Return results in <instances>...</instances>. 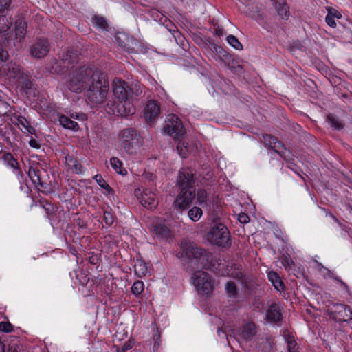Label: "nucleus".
I'll return each instance as SVG.
<instances>
[{
  "label": "nucleus",
  "mask_w": 352,
  "mask_h": 352,
  "mask_svg": "<svg viewBox=\"0 0 352 352\" xmlns=\"http://www.w3.org/2000/svg\"><path fill=\"white\" fill-rule=\"evenodd\" d=\"M228 43L236 50H241L242 44L239 40L233 35H229L226 38Z\"/></svg>",
  "instance_id": "nucleus-41"
},
{
  "label": "nucleus",
  "mask_w": 352,
  "mask_h": 352,
  "mask_svg": "<svg viewBox=\"0 0 352 352\" xmlns=\"http://www.w3.org/2000/svg\"><path fill=\"white\" fill-rule=\"evenodd\" d=\"M26 23L22 20H17L15 23V41L14 45H16V43H21L25 38L26 34Z\"/></svg>",
  "instance_id": "nucleus-19"
},
{
  "label": "nucleus",
  "mask_w": 352,
  "mask_h": 352,
  "mask_svg": "<svg viewBox=\"0 0 352 352\" xmlns=\"http://www.w3.org/2000/svg\"><path fill=\"white\" fill-rule=\"evenodd\" d=\"M9 56L8 52L3 48L0 43V60L6 61Z\"/></svg>",
  "instance_id": "nucleus-45"
},
{
  "label": "nucleus",
  "mask_w": 352,
  "mask_h": 352,
  "mask_svg": "<svg viewBox=\"0 0 352 352\" xmlns=\"http://www.w3.org/2000/svg\"><path fill=\"white\" fill-rule=\"evenodd\" d=\"M164 133L173 137L174 139H179L184 134L183 124L179 118L174 115H168L163 127Z\"/></svg>",
  "instance_id": "nucleus-7"
},
{
  "label": "nucleus",
  "mask_w": 352,
  "mask_h": 352,
  "mask_svg": "<svg viewBox=\"0 0 352 352\" xmlns=\"http://www.w3.org/2000/svg\"><path fill=\"white\" fill-rule=\"evenodd\" d=\"M214 33L217 36H221L223 34V30H222V29H220V28H216Z\"/></svg>",
  "instance_id": "nucleus-54"
},
{
  "label": "nucleus",
  "mask_w": 352,
  "mask_h": 352,
  "mask_svg": "<svg viewBox=\"0 0 352 352\" xmlns=\"http://www.w3.org/2000/svg\"><path fill=\"white\" fill-rule=\"evenodd\" d=\"M119 142L124 151L128 154L133 155L136 153L142 145L143 140L135 130L127 128L120 132Z\"/></svg>",
  "instance_id": "nucleus-5"
},
{
  "label": "nucleus",
  "mask_w": 352,
  "mask_h": 352,
  "mask_svg": "<svg viewBox=\"0 0 352 352\" xmlns=\"http://www.w3.org/2000/svg\"><path fill=\"white\" fill-rule=\"evenodd\" d=\"M72 117L73 118H75V119H79L80 115H79V114H78L77 113H76L75 114H74V113H73V114L72 115Z\"/></svg>",
  "instance_id": "nucleus-58"
},
{
  "label": "nucleus",
  "mask_w": 352,
  "mask_h": 352,
  "mask_svg": "<svg viewBox=\"0 0 352 352\" xmlns=\"http://www.w3.org/2000/svg\"><path fill=\"white\" fill-rule=\"evenodd\" d=\"M28 176L32 183L36 186H43V181L41 175V171L37 166H31L28 170Z\"/></svg>",
  "instance_id": "nucleus-22"
},
{
  "label": "nucleus",
  "mask_w": 352,
  "mask_h": 352,
  "mask_svg": "<svg viewBox=\"0 0 352 352\" xmlns=\"http://www.w3.org/2000/svg\"><path fill=\"white\" fill-rule=\"evenodd\" d=\"M113 95L119 100L117 104L113 100H109L106 104V111L109 114L127 116L133 114L135 109L129 102L142 93V85L138 82L129 84L121 78H115L112 82Z\"/></svg>",
  "instance_id": "nucleus-3"
},
{
  "label": "nucleus",
  "mask_w": 352,
  "mask_h": 352,
  "mask_svg": "<svg viewBox=\"0 0 352 352\" xmlns=\"http://www.w3.org/2000/svg\"><path fill=\"white\" fill-rule=\"evenodd\" d=\"M278 14L283 19H287L289 15V7L285 0H271Z\"/></svg>",
  "instance_id": "nucleus-21"
},
{
  "label": "nucleus",
  "mask_w": 352,
  "mask_h": 352,
  "mask_svg": "<svg viewBox=\"0 0 352 352\" xmlns=\"http://www.w3.org/2000/svg\"><path fill=\"white\" fill-rule=\"evenodd\" d=\"M11 3V0H0V12L8 9Z\"/></svg>",
  "instance_id": "nucleus-47"
},
{
  "label": "nucleus",
  "mask_w": 352,
  "mask_h": 352,
  "mask_svg": "<svg viewBox=\"0 0 352 352\" xmlns=\"http://www.w3.org/2000/svg\"><path fill=\"white\" fill-rule=\"evenodd\" d=\"M94 179L97 182V184L103 189H104L107 192L109 193L111 192L112 189L109 186V185L106 182V181L102 178L101 175H96L94 177Z\"/></svg>",
  "instance_id": "nucleus-40"
},
{
  "label": "nucleus",
  "mask_w": 352,
  "mask_h": 352,
  "mask_svg": "<svg viewBox=\"0 0 352 352\" xmlns=\"http://www.w3.org/2000/svg\"><path fill=\"white\" fill-rule=\"evenodd\" d=\"M281 318L282 314L280 307L276 303L272 304L267 311V320L271 322H276L280 321Z\"/></svg>",
  "instance_id": "nucleus-20"
},
{
  "label": "nucleus",
  "mask_w": 352,
  "mask_h": 352,
  "mask_svg": "<svg viewBox=\"0 0 352 352\" xmlns=\"http://www.w3.org/2000/svg\"><path fill=\"white\" fill-rule=\"evenodd\" d=\"M3 72L9 82L21 89H30L31 82L28 74L16 62L10 61L3 67Z\"/></svg>",
  "instance_id": "nucleus-4"
},
{
  "label": "nucleus",
  "mask_w": 352,
  "mask_h": 352,
  "mask_svg": "<svg viewBox=\"0 0 352 352\" xmlns=\"http://www.w3.org/2000/svg\"><path fill=\"white\" fill-rule=\"evenodd\" d=\"M103 219L107 226H111L114 221L113 215L109 211L104 212Z\"/></svg>",
  "instance_id": "nucleus-43"
},
{
  "label": "nucleus",
  "mask_w": 352,
  "mask_h": 352,
  "mask_svg": "<svg viewBox=\"0 0 352 352\" xmlns=\"http://www.w3.org/2000/svg\"><path fill=\"white\" fill-rule=\"evenodd\" d=\"M8 352H18V351H17V349H16V346H12L10 348V349H9Z\"/></svg>",
  "instance_id": "nucleus-57"
},
{
  "label": "nucleus",
  "mask_w": 352,
  "mask_h": 352,
  "mask_svg": "<svg viewBox=\"0 0 352 352\" xmlns=\"http://www.w3.org/2000/svg\"><path fill=\"white\" fill-rule=\"evenodd\" d=\"M134 271L139 277L145 276L148 273L146 263L141 259H137L135 261Z\"/></svg>",
  "instance_id": "nucleus-25"
},
{
  "label": "nucleus",
  "mask_w": 352,
  "mask_h": 352,
  "mask_svg": "<svg viewBox=\"0 0 352 352\" xmlns=\"http://www.w3.org/2000/svg\"><path fill=\"white\" fill-rule=\"evenodd\" d=\"M197 199L198 204L202 207L208 208L210 206L208 204V193L206 190H199L197 194Z\"/></svg>",
  "instance_id": "nucleus-34"
},
{
  "label": "nucleus",
  "mask_w": 352,
  "mask_h": 352,
  "mask_svg": "<svg viewBox=\"0 0 352 352\" xmlns=\"http://www.w3.org/2000/svg\"><path fill=\"white\" fill-rule=\"evenodd\" d=\"M179 254L184 258V265L187 270L195 271L192 280L197 292L203 296L210 294L214 289L212 278L206 272L199 270L210 268L212 255L187 241L182 243Z\"/></svg>",
  "instance_id": "nucleus-2"
},
{
  "label": "nucleus",
  "mask_w": 352,
  "mask_h": 352,
  "mask_svg": "<svg viewBox=\"0 0 352 352\" xmlns=\"http://www.w3.org/2000/svg\"><path fill=\"white\" fill-rule=\"evenodd\" d=\"M14 331L13 325L9 321L0 322V331L3 333H11Z\"/></svg>",
  "instance_id": "nucleus-42"
},
{
  "label": "nucleus",
  "mask_w": 352,
  "mask_h": 352,
  "mask_svg": "<svg viewBox=\"0 0 352 352\" xmlns=\"http://www.w3.org/2000/svg\"><path fill=\"white\" fill-rule=\"evenodd\" d=\"M66 162L71 169H72L76 174H82V166L76 159L69 157L66 158Z\"/></svg>",
  "instance_id": "nucleus-35"
},
{
  "label": "nucleus",
  "mask_w": 352,
  "mask_h": 352,
  "mask_svg": "<svg viewBox=\"0 0 352 352\" xmlns=\"http://www.w3.org/2000/svg\"><path fill=\"white\" fill-rule=\"evenodd\" d=\"M329 311L332 318L340 322L352 319V311L349 306L344 304H333Z\"/></svg>",
  "instance_id": "nucleus-9"
},
{
  "label": "nucleus",
  "mask_w": 352,
  "mask_h": 352,
  "mask_svg": "<svg viewBox=\"0 0 352 352\" xmlns=\"http://www.w3.org/2000/svg\"><path fill=\"white\" fill-rule=\"evenodd\" d=\"M59 122L60 125L67 129H71L74 131H76L78 130L79 126L76 122L73 121L68 117L62 115L59 116Z\"/></svg>",
  "instance_id": "nucleus-24"
},
{
  "label": "nucleus",
  "mask_w": 352,
  "mask_h": 352,
  "mask_svg": "<svg viewBox=\"0 0 352 352\" xmlns=\"http://www.w3.org/2000/svg\"><path fill=\"white\" fill-rule=\"evenodd\" d=\"M50 50V45L47 39L40 38L30 46V53L35 58L45 57Z\"/></svg>",
  "instance_id": "nucleus-10"
},
{
  "label": "nucleus",
  "mask_w": 352,
  "mask_h": 352,
  "mask_svg": "<svg viewBox=\"0 0 352 352\" xmlns=\"http://www.w3.org/2000/svg\"><path fill=\"white\" fill-rule=\"evenodd\" d=\"M222 276H238L237 274H234V272H231L230 270L228 269V267L226 270L224 272L221 274Z\"/></svg>",
  "instance_id": "nucleus-52"
},
{
  "label": "nucleus",
  "mask_w": 352,
  "mask_h": 352,
  "mask_svg": "<svg viewBox=\"0 0 352 352\" xmlns=\"http://www.w3.org/2000/svg\"><path fill=\"white\" fill-rule=\"evenodd\" d=\"M327 10L329 14H332L334 18L340 19L342 18V14L340 12L336 10V9L331 8V7H327Z\"/></svg>",
  "instance_id": "nucleus-44"
},
{
  "label": "nucleus",
  "mask_w": 352,
  "mask_h": 352,
  "mask_svg": "<svg viewBox=\"0 0 352 352\" xmlns=\"http://www.w3.org/2000/svg\"><path fill=\"white\" fill-rule=\"evenodd\" d=\"M116 43L124 51L131 53L134 51L132 46L136 41L133 38L123 33L116 34L115 36Z\"/></svg>",
  "instance_id": "nucleus-15"
},
{
  "label": "nucleus",
  "mask_w": 352,
  "mask_h": 352,
  "mask_svg": "<svg viewBox=\"0 0 352 352\" xmlns=\"http://www.w3.org/2000/svg\"><path fill=\"white\" fill-rule=\"evenodd\" d=\"M283 336L287 343V348L289 352H296V342L294 337L290 334L287 330L283 332Z\"/></svg>",
  "instance_id": "nucleus-31"
},
{
  "label": "nucleus",
  "mask_w": 352,
  "mask_h": 352,
  "mask_svg": "<svg viewBox=\"0 0 352 352\" xmlns=\"http://www.w3.org/2000/svg\"><path fill=\"white\" fill-rule=\"evenodd\" d=\"M78 60V52L74 50H67L65 54H63L62 61L64 64H67L69 67L70 65L75 63Z\"/></svg>",
  "instance_id": "nucleus-26"
},
{
  "label": "nucleus",
  "mask_w": 352,
  "mask_h": 352,
  "mask_svg": "<svg viewBox=\"0 0 352 352\" xmlns=\"http://www.w3.org/2000/svg\"><path fill=\"white\" fill-rule=\"evenodd\" d=\"M91 22L95 27L100 30H107L108 23L107 20L103 16L95 15L94 17H92Z\"/></svg>",
  "instance_id": "nucleus-32"
},
{
  "label": "nucleus",
  "mask_w": 352,
  "mask_h": 352,
  "mask_svg": "<svg viewBox=\"0 0 352 352\" xmlns=\"http://www.w3.org/2000/svg\"><path fill=\"white\" fill-rule=\"evenodd\" d=\"M227 296L230 298H236L238 296L236 285L232 280L228 281L225 286Z\"/></svg>",
  "instance_id": "nucleus-29"
},
{
  "label": "nucleus",
  "mask_w": 352,
  "mask_h": 352,
  "mask_svg": "<svg viewBox=\"0 0 352 352\" xmlns=\"http://www.w3.org/2000/svg\"><path fill=\"white\" fill-rule=\"evenodd\" d=\"M256 333L255 324L252 322H248L243 327L241 332V336L243 339H249Z\"/></svg>",
  "instance_id": "nucleus-27"
},
{
  "label": "nucleus",
  "mask_w": 352,
  "mask_h": 352,
  "mask_svg": "<svg viewBox=\"0 0 352 352\" xmlns=\"http://www.w3.org/2000/svg\"><path fill=\"white\" fill-rule=\"evenodd\" d=\"M12 25V20L6 15H0V33L5 34Z\"/></svg>",
  "instance_id": "nucleus-28"
},
{
  "label": "nucleus",
  "mask_w": 352,
  "mask_h": 352,
  "mask_svg": "<svg viewBox=\"0 0 352 352\" xmlns=\"http://www.w3.org/2000/svg\"><path fill=\"white\" fill-rule=\"evenodd\" d=\"M152 232L155 235L163 239H168L171 236L170 229L165 222H156L152 226Z\"/></svg>",
  "instance_id": "nucleus-18"
},
{
  "label": "nucleus",
  "mask_w": 352,
  "mask_h": 352,
  "mask_svg": "<svg viewBox=\"0 0 352 352\" xmlns=\"http://www.w3.org/2000/svg\"><path fill=\"white\" fill-rule=\"evenodd\" d=\"M328 122L331 126V127L340 130L343 128V123L342 122L339 120L338 118L335 117L334 116L330 114L327 117Z\"/></svg>",
  "instance_id": "nucleus-37"
},
{
  "label": "nucleus",
  "mask_w": 352,
  "mask_h": 352,
  "mask_svg": "<svg viewBox=\"0 0 352 352\" xmlns=\"http://www.w3.org/2000/svg\"><path fill=\"white\" fill-rule=\"evenodd\" d=\"M177 150L182 157L186 158L188 153V144L184 141L179 142L177 146Z\"/></svg>",
  "instance_id": "nucleus-38"
},
{
  "label": "nucleus",
  "mask_w": 352,
  "mask_h": 352,
  "mask_svg": "<svg viewBox=\"0 0 352 352\" xmlns=\"http://www.w3.org/2000/svg\"><path fill=\"white\" fill-rule=\"evenodd\" d=\"M238 220L241 223H247L250 221V217L245 213H240L238 216Z\"/></svg>",
  "instance_id": "nucleus-48"
},
{
  "label": "nucleus",
  "mask_w": 352,
  "mask_h": 352,
  "mask_svg": "<svg viewBox=\"0 0 352 352\" xmlns=\"http://www.w3.org/2000/svg\"><path fill=\"white\" fill-rule=\"evenodd\" d=\"M332 219L340 226H342V223L338 221V219L333 214H331L330 215Z\"/></svg>",
  "instance_id": "nucleus-56"
},
{
  "label": "nucleus",
  "mask_w": 352,
  "mask_h": 352,
  "mask_svg": "<svg viewBox=\"0 0 352 352\" xmlns=\"http://www.w3.org/2000/svg\"><path fill=\"white\" fill-rule=\"evenodd\" d=\"M134 193L144 208L153 210L157 207L158 198L153 190L148 188H138L135 190Z\"/></svg>",
  "instance_id": "nucleus-8"
},
{
  "label": "nucleus",
  "mask_w": 352,
  "mask_h": 352,
  "mask_svg": "<svg viewBox=\"0 0 352 352\" xmlns=\"http://www.w3.org/2000/svg\"><path fill=\"white\" fill-rule=\"evenodd\" d=\"M110 163L113 168L119 174L125 175L126 170L122 169V162L118 157H112L110 160Z\"/></svg>",
  "instance_id": "nucleus-36"
},
{
  "label": "nucleus",
  "mask_w": 352,
  "mask_h": 352,
  "mask_svg": "<svg viewBox=\"0 0 352 352\" xmlns=\"http://www.w3.org/2000/svg\"><path fill=\"white\" fill-rule=\"evenodd\" d=\"M264 145L278 153L281 157H285V153L287 149L283 146L282 143L279 142L276 138L270 135L266 134L263 136Z\"/></svg>",
  "instance_id": "nucleus-13"
},
{
  "label": "nucleus",
  "mask_w": 352,
  "mask_h": 352,
  "mask_svg": "<svg viewBox=\"0 0 352 352\" xmlns=\"http://www.w3.org/2000/svg\"><path fill=\"white\" fill-rule=\"evenodd\" d=\"M4 42L10 45V41L7 38H5Z\"/></svg>",
  "instance_id": "nucleus-59"
},
{
  "label": "nucleus",
  "mask_w": 352,
  "mask_h": 352,
  "mask_svg": "<svg viewBox=\"0 0 352 352\" xmlns=\"http://www.w3.org/2000/svg\"><path fill=\"white\" fill-rule=\"evenodd\" d=\"M333 279L340 284V287L346 291L347 293H349V286L346 285V283H344L343 280H342L338 277H334Z\"/></svg>",
  "instance_id": "nucleus-49"
},
{
  "label": "nucleus",
  "mask_w": 352,
  "mask_h": 352,
  "mask_svg": "<svg viewBox=\"0 0 352 352\" xmlns=\"http://www.w3.org/2000/svg\"><path fill=\"white\" fill-rule=\"evenodd\" d=\"M144 285L142 281L138 280L135 281L132 287H131V292L135 296H139L142 292L144 291Z\"/></svg>",
  "instance_id": "nucleus-39"
},
{
  "label": "nucleus",
  "mask_w": 352,
  "mask_h": 352,
  "mask_svg": "<svg viewBox=\"0 0 352 352\" xmlns=\"http://www.w3.org/2000/svg\"><path fill=\"white\" fill-rule=\"evenodd\" d=\"M181 192L177 199L175 200V205L179 208H186L190 206L195 197V188H180Z\"/></svg>",
  "instance_id": "nucleus-12"
},
{
  "label": "nucleus",
  "mask_w": 352,
  "mask_h": 352,
  "mask_svg": "<svg viewBox=\"0 0 352 352\" xmlns=\"http://www.w3.org/2000/svg\"><path fill=\"white\" fill-rule=\"evenodd\" d=\"M194 175L192 170L188 168H182L178 175L177 185L179 188H194Z\"/></svg>",
  "instance_id": "nucleus-14"
},
{
  "label": "nucleus",
  "mask_w": 352,
  "mask_h": 352,
  "mask_svg": "<svg viewBox=\"0 0 352 352\" xmlns=\"http://www.w3.org/2000/svg\"><path fill=\"white\" fill-rule=\"evenodd\" d=\"M160 114V104L155 100H150L147 102L145 110V118L147 120L152 122L158 118Z\"/></svg>",
  "instance_id": "nucleus-17"
},
{
  "label": "nucleus",
  "mask_w": 352,
  "mask_h": 352,
  "mask_svg": "<svg viewBox=\"0 0 352 352\" xmlns=\"http://www.w3.org/2000/svg\"><path fill=\"white\" fill-rule=\"evenodd\" d=\"M1 159L7 167L12 169V171L16 175L18 181L20 183L22 182L24 175L20 168L19 163L13 155L10 153H3Z\"/></svg>",
  "instance_id": "nucleus-11"
},
{
  "label": "nucleus",
  "mask_w": 352,
  "mask_h": 352,
  "mask_svg": "<svg viewBox=\"0 0 352 352\" xmlns=\"http://www.w3.org/2000/svg\"><path fill=\"white\" fill-rule=\"evenodd\" d=\"M207 239L217 246L227 247L231 245L230 232L222 223H216L207 233Z\"/></svg>",
  "instance_id": "nucleus-6"
},
{
  "label": "nucleus",
  "mask_w": 352,
  "mask_h": 352,
  "mask_svg": "<svg viewBox=\"0 0 352 352\" xmlns=\"http://www.w3.org/2000/svg\"><path fill=\"white\" fill-rule=\"evenodd\" d=\"M44 208L47 214H50L53 210L52 206L50 204H47L45 206H44Z\"/></svg>",
  "instance_id": "nucleus-53"
},
{
  "label": "nucleus",
  "mask_w": 352,
  "mask_h": 352,
  "mask_svg": "<svg viewBox=\"0 0 352 352\" xmlns=\"http://www.w3.org/2000/svg\"><path fill=\"white\" fill-rule=\"evenodd\" d=\"M13 124L17 125L19 129L25 134H34L35 129L31 126L30 122L23 116L14 115L11 118Z\"/></svg>",
  "instance_id": "nucleus-16"
},
{
  "label": "nucleus",
  "mask_w": 352,
  "mask_h": 352,
  "mask_svg": "<svg viewBox=\"0 0 352 352\" xmlns=\"http://www.w3.org/2000/svg\"><path fill=\"white\" fill-rule=\"evenodd\" d=\"M203 215V211L199 207L194 206L188 212V216L193 222L198 221Z\"/></svg>",
  "instance_id": "nucleus-33"
},
{
  "label": "nucleus",
  "mask_w": 352,
  "mask_h": 352,
  "mask_svg": "<svg viewBox=\"0 0 352 352\" xmlns=\"http://www.w3.org/2000/svg\"><path fill=\"white\" fill-rule=\"evenodd\" d=\"M68 67L67 64H64L61 60L58 61L56 59H53L52 66L50 68V72L52 74H59L63 72L65 69Z\"/></svg>",
  "instance_id": "nucleus-30"
},
{
  "label": "nucleus",
  "mask_w": 352,
  "mask_h": 352,
  "mask_svg": "<svg viewBox=\"0 0 352 352\" xmlns=\"http://www.w3.org/2000/svg\"><path fill=\"white\" fill-rule=\"evenodd\" d=\"M65 85L72 92L85 91V98L91 106L106 104L109 101L107 74L95 65H83L72 69L67 74Z\"/></svg>",
  "instance_id": "nucleus-1"
},
{
  "label": "nucleus",
  "mask_w": 352,
  "mask_h": 352,
  "mask_svg": "<svg viewBox=\"0 0 352 352\" xmlns=\"http://www.w3.org/2000/svg\"><path fill=\"white\" fill-rule=\"evenodd\" d=\"M325 21L331 28H335L336 26V21L332 14H327V15L325 17Z\"/></svg>",
  "instance_id": "nucleus-46"
},
{
  "label": "nucleus",
  "mask_w": 352,
  "mask_h": 352,
  "mask_svg": "<svg viewBox=\"0 0 352 352\" xmlns=\"http://www.w3.org/2000/svg\"><path fill=\"white\" fill-rule=\"evenodd\" d=\"M217 334L219 337H223V336L225 334V332L220 328L217 330Z\"/></svg>",
  "instance_id": "nucleus-55"
},
{
  "label": "nucleus",
  "mask_w": 352,
  "mask_h": 352,
  "mask_svg": "<svg viewBox=\"0 0 352 352\" xmlns=\"http://www.w3.org/2000/svg\"><path fill=\"white\" fill-rule=\"evenodd\" d=\"M29 144L32 148H36V149H38L41 147V144H39V142L36 139H34L33 137L30 138V141H29Z\"/></svg>",
  "instance_id": "nucleus-50"
},
{
  "label": "nucleus",
  "mask_w": 352,
  "mask_h": 352,
  "mask_svg": "<svg viewBox=\"0 0 352 352\" xmlns=\"http://www.w3.org/2000/svg\"><path fill=\"white\" fill-rule=\"evenodd\" d=\"M268 280L272 283L274 288L278 291L284 290V284L279 275L274 271H270L267 273Z\"/></svg>",
  "instance_id": "nucleus-23"
},
{
  "label": "nucleus",
  "mask_w": 352,
  "mask_h": 352,
  "mask_svg": "<svg viewBox=\"0 0 352 352\" xmlns=\"http://www.w3.org/2000/svg\"><path fill=\"white\" fill-rule=\"evenodd\" d=\"M131 348H132V344L130 341H128V342H125L123 344V346L120 349H119L118 351V352H125Z\"/></svg>",
  "instance_id": "nucleus-51"
}]
</instances>
